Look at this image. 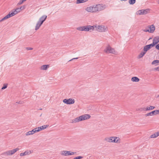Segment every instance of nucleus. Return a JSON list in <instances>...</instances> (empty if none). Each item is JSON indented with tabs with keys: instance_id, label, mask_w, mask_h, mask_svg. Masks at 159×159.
<instances>
[{
	"instance_id": "1",
	"label": "nucleus",
	"mask_w": 159,
	"mask_h": 159,
	"mask_svg": "<svg viewBox=\"0 0 159 159\" xmlns=\"http://www.w3.org/2000/svg\"><path fill=\"white\" fill-rule=\"evenodd\" d=\"M105 8L106 6L105 5L102 4H98L87 7L86 8L85 10L88 12L96 13L103 10Z\"/></svg>"
},
{
	"instance_id": "2",
	"label": "nucleus",
	"mask_w": 159,
	"mask_h": 159,
	"mask_svg": "<svg viewBox=\"0 0 159 159\" xmlns=\"http://www.w3.org/2000/svg\"><path fill=\"white\" fill-rule=\"evenodd\" d=\"M75 152H71L70 151H63L61 152V155L67 156L69 155H71L75 154Z\"/></svg>"
},
{
	"instance_id": "3",
	"label": "nucleus",
	"mask_w": 159,
	"mask_h": 159,
	"mask_svg": "<svg viewBox=\"0 0 159 159\" xmlns=\"http://www.w3.org/2000/svg\"><path fill=\"white\" fill-rule=\"evenodd\" d=\"M150 11V9H147L145 10H141L138 11L136 12L137 15H141L146 14L148 13Z\"/></svg>"
},
{
	"instance_id": "4",
	"label": "nucleus",
	"mask_w": 159,
	"mask_h": 159,
	"mask_svg": "<svg viewBox=\"0 0 159 159\" xmlns=\"http://www.w3.org/2000/svg\"><path fill=\"white\" fill-rule=\"evenodd\" d=\"M63 102L67 104H71L75 103L74 99L72 98L65 99L63 100Z\"/></svg>"
},
{
	"instance_id": "5",
	"label": "nucleus",
	"mask_w": 159,
	"mask_h": 159,
	"mask_svg": "<svg viewBox=\"0 0 159 159\" xmlns=\"http://www.w3.org/2000/svg\"><path fill=\"white\" fill-rule=\"evenodd\" d=\"M104 51L107 53H111L115 54V50L110 46H108L104 50Z\"/></svg>"
},
{
	"instance_id": "6",
	"label": "nucleus",
	"mask_w": 159,
	"mask_h": 159,
	"mask_svg": "<svg viewBox=\"0 0 159 159\" xmlns=\"http://www.w3.org/2000/svg\"><path fill=\"white\" fill-rule=\"evenodd\" d=\"M99 31L100 32H106L107 30V26L103 25H99Z\"/></svg>"
},
{
	"instance_id": "7",
	"label": "nucleus",
	"mask_w": 159,
	"mask_h": 159,
	"mask_svg": "<svg viewBox=\"0 0 159 159\" xmlns=\"http://www.w3.org/2000/svg\"><path fill=\"white\" fill-rule=\"evenodd\" d=\"M159 114V110H155L153 111H152L149 113H148L145 115V116H152L154 115H157V114Z\"/></svg>"
},
{
	"instance_id": "8",
	"label": "nucleus",
	"mask_w": 159,
	"mask_h": 159,
	"mask_svg": "<svg viewBox=\"0 0 159 159\" xmlns=\"http://www.w3.org/2000/svg\"><path fill=\"white\" fill-rule=\"evenodd\" d=\"M148 28L149 29H145L143 31L145 32H148L150 33H153L155 30V27L153 25H149L148 26Z\"/></svg>"
},
{
	"instance_id": "9",
	"label": "nucleus",
	"mask_w": 159,
	"mask_h": 159,
	"mask_svg": "<svg viewBox=\"0 0 159 159\" xmlns=\"http://www.w3.org/2000/svg\"><path fill=\"white\" fill-rule=\"evenodd\" d=\"M19 150V149L18 148H16L12 150L6 152V153L7 155H11L14 154L15 152L18 151Z\"/></svg>"
},
{
	"instance_id": "10",
	"label": "nucleus",
	"mask_w": 159,
	"mask_h": 159,
	"mask_svg": "<svg viewBox=\"0 0 159 159\" xmlns=\"http://www.w3.org/2000/svg\"><path fill=\"white\" fill-rule=\"evenodd\" d=\"M38 132L37 130V129L36 128H34V129L32 130L31 131H29L27 132H26L25 134V135H31L36 133Z\"/></svg>"
},
{
	"instance_id": "11",
	"label": "nucleus",
	"mask_w": 159,
	"mask_h": 159,
	"mask_svg": "<svg viewBox=\"0 0 159 159\" xmlns=\"http://www.w3.org/2000/svg\"><path fill=\"white\" fill-rule=\"evenodd\" d=\"M48 125H45L42 126L40 127H36V129H37V131L38 132L41 130L45 129L46 128L48 127Z\"/></svg>"
},
{
	"instance_id": "12",
	"label": "nucleus",
	"mask_w": 159,
	"mask_h": 159,
	"mask_svg": "<svg viewBox=\"0 0 159 159\" xmlns=\"http://www.w3.org/2000/svg\"><path fill=\"white\" fill-rule=\"evenodd\" d=\"M76 29L80 31H84L86 32L85 25L78 27L76 28Z\"/></svg>"
},
{
	"instance_id": "13",
	"label": "nucleus",
	"mask_w": 159,
	"mask_h": 159,
	"mask_svg": "<svg viewBox=\"0 0 159 159\" xmlns=\"http://www.w3.org/2000/svg\"><path fill=\"white\" fill-rule=\"evenodd\" d=\"M47 18V16L45 15L42 16L40 17L39 20L43 23L45 20Z\"/></svg>"
},
{
	"instance_id": "14",
	"label": "nucleus",
	"mask_w": 159,
	"mask_h": 159,
	"mask_svg": "<svg viewBox=\"0 0 159 159\" xmlns=\"http://www.w3.org/2000/svg\"><path fill=\"white\" fill-rule=\"evenodd\" d=\"M153 42L156 45L159 42V36L154 37L153 40Z\"/></svg>"
},
{
	"instance_id": "15",
	"label": "nucleus",
	"mask_w": 159,
	"mask_h": 159,
	"mask_svg": "<svg viewBox=\"0 0 159 159\" xmlns=\"http://www.w3.org/2000/svg\"><path fill=\"white\" fill-rule=\"evenodd\" d=\"M43 23L41 22L39 20L37 22L35 30H37L39 29V27L41 26Z\"/></svg>"
},
{
	"instance_id": "16",
	"label": "nucleus",
	"mask_w": 159,
	"mask_h": 159,
	"mask_svg": "<svg viewBox=\"0 0 159 159\" xmlns=\"http://www.w3.org/2000/svg\"><path fill=\"white\" fill-rule=\"evenodd\" d=\"M113 138V137H107L105 139V140L108 142L112 143Z\"/></svg>"
},
{
	"instance_id": "17",
	"label": "nucleus",
	"mask_w": 159,
	"mask_h": 159,
	"mask_svg": "<svg viewBox=\"0 0 159 159\" xmlns=\"http://www.w3.org/2000/svg\"><path fill=\"white\" fill-rule=\"evenodd\" d=\"M131 81L133 82H138L139 81V79L137 77H134L132 78Z\"/></svg>"
},
{
	"instance_id": "18",
	"label": "nucleus",
	"mask_w": 159,
	"mask_h": 159,
	"mask_svg": "<svg viewBox=\"0 0 159 159\" xmlns=\"http://www.w3.org/2000/svg\"><path fill=\"white\" fill-rule=\"evenodd\" d=\"M83 116L84 120L88 119H89L91 117L89 115L87 114L83 115Z\"/></svg>"
},
{
	"instance_id": "19",
	"label": "nucleus",
	"mask_w": 159,
	"mask_h": 159,
	"mask_svg": "<svg viewBox=\"0 0 159 159\" xmlns=\"http://www.w3.org/2000/svg\"><path fill=\"white\" fill-rule=\"evenodd\" d=\"M155 108V107L150 106L149 107H147L145 108V111H149Z\"/></svg>"
},
{
	"instance_id": "20",
	"label": "nucleus",
	"mask_w": 159,
	"mask_h": 159,
	"mask_svg": "<svg viewBox=\"0 0 159 159\" xmlns=\"http://www.w3.org/2000/svg\"><path fill=\"white\" fill-rule=\"evenodd\" d=\"M49 65H45L42 66L41 69L43 70H46L49 67Z\"/></svg>"
},
{
	"instance_id": "21",
	"label": "nucleus",
	"mask_w": 159,
	"mask_h": 159,
	"mask_svg": "<svg viewBox=\"0 0 159 159\" xmlns=\"http://www.w3.org/2000/svg\"><path fill=\"white\" fill-rule=\"evenodd\" d=\"M113 143H118L120 142H119V138L118 137H113Z\"/></svg>"
},
{
	"instance_id": "22",
	"label": "nucleus",
	"mask_w": 159,
	"mask_h": 159,
	"mask_svg": "<svg viewBox=\"0 0 159 159\" xmlns=\"http://www.w3.org/2000/svg\"><path fill=\"white\" fill-rule=\"evenodd\" d=\"M86 29V32H91V25H85Z\"/></svg>"
},
{
	"instance_id": "23",
	"label": "nucleus",
	"mask_w": 159,
	"mask_h": 159,
	"mask_svg": "<svg viewBox=\"0 0 159 159\" xmlns=\"http://www.w3.org/2000/svg\"><path fill=\"white\" fill-rule=\"evenodd\" d=\"M88 0H76L77 4H79L88 1Z\"/></svg>"
},
{
	"instance_id": "24",
	"label": "nucleus",
	"mask_w": 159,
	"mask_h": 159,
	"mask_svg": "<svg viewBox=\"0 0 159 159\" xmlns=\"http://www.w3.org/2000/svg\"><path fill=\"white\" fill-rule=\"evenodd\" d=\"M150 49L149 48V47L147 46V45H145L143 48V51L144 52H146L149 50Z\"/></svg>"
},
{
	"instance_id": "25",
	"label": "nucleus",
	"mask_w": 159,
	"mask_h": 159,
	"mask_svg": "<svg viewBox=\"0 0 159 159\" xmlns=\"http://www.w3.org/2000/svg\"><path fill=\"white\" fill-rule=\"evenodd\" d=\"M146 54L145 52H141L138 56V58H140L143 57V56Z\"/></svg>"
},
{
	"instance_id": "26",
	"label": "nucleus",
	"mask_w": 159,
	"mask_h": 159,
	"mask_svg": "<svg viewBox=\"0 0 159 159\" xmlns=\"http://www.w3.org/2000/svg\"><path fill=\"white\" fill-rule=\"evenodd\" d=\"M128 2L129 3L130 5H133L135 3L136 1L134 0H129Z\"/></svg>"
},
{
	"instance_id": "27",
	"label": "nucleus",
	"mask_w": 159,
	"mask_h": 159,
	"mask_svg": "<svg viewBox=\"0 0 159 159\" xmlns=\"http://www.w3.org/2000/svg\"><path fill=\"white\" fill-rule=\"evenodd\" d=\"M155 45V44H154V43L152 42V43L147 45V46L149 47V48L151 49L152 48L154 47Z\"/></svg>"
},
{
	"instance_id": "28",
	"label": "nucleus",
	"mask_w": 159,
	"mask_h": 159,
	"mask_svg": "<svg viewBox=\"0 0 159 159\" xmlns=\"http://www.w3.org/2000/svg\"><path fill=\"white\" fill-rule=\"evenodd\" d=\"M79 121H80L79 119L78 118V117H77L75 118L73 120V122L75 123L76 122H78Z\"/></svg>"
},
{
	"instance_id": "29",
	"label": "nucleus",
	"mask_w": 159,
	"mask_h": 159,
	"mask_svg": "<svg viewBox=\"0 0 159 159\" xmlns=\"http://www.w3.org/2000/svg\"><path fill=\"white\" fill-rule=\"evenodd\" d=\"M158 136L157 135V133L156 132L154 134H152L151 135L150 137L151 138H155L157 137Z\"/></svg>"
},
{
	"instance_id": "30",
	"label": "nucleus",
	"mask_w": 159,
	"mask_h": 159,
	"mask_svg": "<svg viewBox=\"0 0 159 159\" xmlns=\"http://www.w3.org/2000/svg\"><path fill=\"white\" fill-rule=\"evenodd\" d=\"M159 63V61L158 60H155L154 61H153L152 62V64H157Z\"/></svg>"
},
{
	"instance_id": "31",
	"label": "nucleus",
	"mask_w": 159,
	"mask_h": 159,
	"mask_svg": "<svg viewBox=\"0 0 159 159\" xmlns=\"http://www.w3.org/2000/svg\"><path fill=\"white\" fill-rule=\"evenodd\" d=\"M28 153V152L26 151L24 153H21L20 154V156H22L24 155H27Z\"/></svg>"
},
{
	"instance_id": "32",
	"label": "nucleus",
	"mask_w": 159,
	"mask_h": 159,
	"mask_svg": "<svg viewBox=\"0 0 159 159\" xmlns=\"http://www.w3.org/2000/svg\"><path fill=\"white\" fill-rule=\"evenodd\" d=\"M91 31L95 30V28L96 27V25L93 26L91 25Z\"/></svg>"
},
{
	"instance_id": "33",
	"label": "nucleus",
	"mask_w": 159,
	"mask_h": 159,
	"mask_svg": "<svg viewBox=\"0 0 159 159\" xmlns=\"http://www.w3.org/2000/svg\"><path fill=\"white\" fill-rule=\"evenodd\" d=\"M80 121H82L84 120L83 116L82 115L78 117Z\"/></svg>"
},
{
	"instance_id": "34",
	"label": "nucleus",
	"mask_w": 159,
	"mask_h": 159,
	"mask_svg": "<svg viewBox=\"0 0 159 159\" xmlns=\"http://www.w3.org/2000/svg\"><path fill=\"white\" fill-rule=\"evenodd\" d=\"M7 87V84H4L3 86L2 87V90L4 89H6Z\"/></svg>"
},
{
	"instance_id": "35",
	"label": "nucleus",
	"mask_w": 159,
	"mask_h": 159,
	"mask_svg": "<svg viewBox=\"0 0 159 159\" xmlns=\"http://www.w3.org/2000/svg\"><path fill=\"white\" fill-rule=\"evenodd\" d=\"M98 25H96V27L95 28V29L94 30H96V31H99Z\"/></svg>"
},
{
	"instance_id": "36",
	"label": "nucleus",
	"mask_w": 159,
	"mask_h": 159,
	"mask_svg": "<svg viewBox=\"0 0 159 159\" xmlns=\"http://www.w3.org/2000/svg\"><path fill=\"white\" fill-rule=\"evenodd\" d=\"M83 158V157L79 156L74 158V159H80Z\"/></svg>"
},
{
	"instance_id": "37",
	"label": "nucleus",
	"mask_w": 159,
	"mask_h": 159,
	"mask_svg": "<svg viewBox=\"0 0 159 159\" xmlns=\"http://www.w3.org/2000/svg\"><path fill=\"white\" fill-rule=\"evenodd\" d=\"M145 108H144V107H142V108H141L139 109V110L140 111H145Z\"/></svg>"
},
{
	"instance_id": "38",
	"label": "nucleus",
	"mask_w": 159,
	"mask_h": 159,
	"mask_svg": "<svg viewBox=\"0 0 159 159\" xmlns=\"http://www.w3.org/2000/svg\"><path fill=\"white\" fill-rule=\"evenodd\" d=\"M25 6H21L20 7V10H24L25 9Z\"/></svg>"
},
{
	"instance_id": "39",
	"label": "nucleus",
	"mask_w": 159,
	"mask_h": 159,
	"mask_svg": "<svg viewBox=\"0 0 159 159\" xmlns=\"http://www.w3.org/2000/svg\"><path fill=\"white\" fill-rule=\"evenodd\" d=\"M26 49L28 50H32L33 49V48L30 47H26Z\"/></svg>"
},
{
	"instance_id": "40",
	"label": "nucleus",
	"mask_w": 159,
	"mask_h": 159,
	"mask_svg": "<svg viewBox=\"0 0 159 159\" xmlns=\"http://www.w3.org/2000/svg\"><path fill=\"white\" fill-rule=\"evenodd\" d=\"M24 2L22 0H20V1L18 3V4L20 5L22 4Z\"/></svg>"
},
{
	"instance_id": "41",
	"label": "nucleus",
	"mask_w": 159,
	"mask_h": 159,
	"mask_svg": "<svg viewBox=\"0 0 159 159\" xmlns=\"http://www.w3.org/2000/svg\"><path fill=\"white\" fill-rule=\"evenodd\" d=\"M9 13H10L12 16L15 15V12H14L13 11L12 12H10Z\"/></svg>"
},
{
	"instance_id": "42",
	"label": "nucleus",
	"mask_w": 159,
	"mask_h": 159,
	"mask_svg": "<svg viewBox=\"0 0 159 159\" xmlns=\"http://www.w3.org/2000/svg\"><path fill=\"white\" fill-rule=\"evenodd\" d=\"M156 48L157 49L159 50V43L156 46Z\"/></svg>"
},
{
	"instance_id": "43",
	"label": "nucleus",
	"mask_w": 159,
	"mask_h": 159,
	"mask_svg": "<svg viewBox=\"0 0 159 159\" xmlns=\"http://www.w3.org/2000/svg\"><path fill=\"white\" fill-rule=\"evenodd\" d=\"M7 18H8L12 17L11 16V15L10 13H9L8 15H7Z\"/></svg>"
},
{
	"instance_id": "44",
	"label": "nucleus",
	"mask_w": 159,
	"mask_h": 159,
	"mask_svg": "<svg viewBox=\"0 0 159 159\" xmlns=\"http://www.w3.org/2000/svg\"><path fill=\"white\" fill-rule=\"evenodd\" d=\"M16 9L18 13L20 12V8H17V9Z\"/></svg>"
},
{
	"instance_id": "45",
	"label": "nucleus",
	"mask_w": 159,
	"mask_h": 159,
	"mask_svg": "<svg viewBox=\"0 0 159 159\" xmlns=\"http://www.w3.org/2000/svg\"><path fill=\"white\" fill-rule=\"evenodd\" d=\"M13 12H15V15L16 14H17L18 13V12H17V11H16V9H15L14 11H13Z\"/></svg>"
},
{
	"instance_id": "46",
	"label": "nucleus",
	"mask_w": 159,
	"mask_h": 159,
	"mask_svg": "<svg viewBox=\"0 0 159 159\" xmlns=\"http://www.w3.org/2000/svg\"><path fill=\"white\" fill-rule=\"evenodd\" d=\"M3 18L4 20H6V19H8V18H7V16L6 15Z\"/></svg>"
},
{
	"instance_id": "47",
	"label": "nucleus",
	"mask_w": 159,
	"mask_h": 159,
	"mask_svg": "<svg viewBox=\"0 0 159 159\" xmlns=\"http://www.w3.org/2000/svg\"><path fill=\"white\" fill-rule=\"evenodd\" d=\"M78 57L73 58L72 59H71V60H69V61H71L74 59H78Z\"/></svg>"
},
{
	"instance_id": "48",
	"label": "nucleus",
	"mask_w": 159,
	"mask_h": 159,
	"mask_svg": "<svg viewBox=\"0 0 159 159\" xmlns=\"http://www.w3.org/2000/svg\"><path fill=\"white\" fill-rule=\"evenodd\" d=\"M155 69L156 70L159 71V66L157 68H156Z\"/></svg>"
},
{
	"instance_id": "49",
	"label": "nucleus",
	"mask_w": 159,
	"mask_h": 159,
	"mask_svg": "<svg viewBox=\"0 0 159 159\" xmlns=\"http://www.w3.org/2000/svg\"><path fill=\"white\" fill-rule=\"evenodd\" d=\"M156 133H157V135L158 136L159 135V131L157 132H156Z\"/></svg>"
},
{
	"instance_id": "50",
	"label": "nucleus",
	"mask_w": 159,
	"mask_h": 159,
	"mask_svg": "<svg viewBox=\"0 0 159 159\" xmlns=\"http://www.w3.org/2000/svg\"><path fill=\"white\" fill-rule=\"evenodd\" d=\"M4 20L3 19V18H2V19L0 20V22H1L2 21H3Z\"/></svg>"
},
{
	"instance_id": "51",
	"label": "nucleus",
	"mask_w": 159,
	"mask_h": 159,
	"mask_svg": "<svg viewBox=\"0 0 159 159\" xmlns=\"http://www.w3.org/2000/svg\"><path fill=\"white\" fill-rule=\"evenodd\" d=\"M16 103H20V104H21L22 103V102L20 103V102H16Z\"/></svg>"
},
{
	"instance_id": "52",
	"label": "nucleus",
	"mask_w": 159,
	"mask_h": 159,
	"mask_svg": "<svg viewBox=\"0 0 159 159\" xmlns=\"http://www.w3.org/2000/svg\"><path fill=\"white\" fill-rule=\"evenodd\" d=\"M120 0L121 1H126L127 0Z\"/></svg>"
},
{
	"instance_id": "53",
	"label": "nucleus",
	"mask_w": 159,
	"mask_h": 159,
	"mask_svg": "<svg viewBox=\"0 0 159 159\" xmlns=\"http://www.w3.org/2000/svg\"><path fill=\"white\" fill-rule=\"evenodd\" d=\"M158 97H159V95H157V98H158Z\"/></svg>"
},
{
	"instance_id": "54",
	"label": "nucleus",
	"mask_w": 159,
	"mask_h": 159,
	"mask_svg": "<svg viewBox=\"0 0 159 159\" xmlns=\"http://www.w3.org/2000/svg\"><path fill=\"white\" fill-rule=\"evenodd\" d=\"M22 0L24 2L25 1H26V0Z\"/></svg>"
},
{
	"instance_id": "55",
	"label": "nucleus",
	"mask_w": 159,
	"mask_h": 159,
	"mask_svg": "<svg viewBox=\"0 0 159 159\" xmlns=\"http://www.w3.org/2000/svg\"><path fill=\"white\" fill-rule=\"evenodd\" d=\"M22 0L24 2L25 1H26V0Z\"/></svg>"
},
{
	"instance_id": "56",
	"label": "nucleus",
	"mask_w": 159,
	"mask_h": 159,
	"mask_svg": "<svg viewBox=\"0 0 159 159\" xmlns=\"http://www.w3.org/2000/svg\"><path fill=\"white\" fill-rule=\"evenodd\" d=\"M158 3H159V0L158 1Z\"/></svg>"
}]
</instances>
